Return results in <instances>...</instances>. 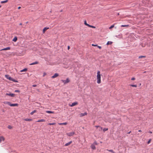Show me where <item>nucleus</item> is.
Instances as JSON below:
<instances>
[{
    "mask_svg": "<svg viewBox=\"0 0 153 153\" xmlns=\"http://www.w3.org/2000/svg\"><path fill=\"white\" fill-rule=\"evenodd\" d=\"M97 74V82L98 84H100L101 83V75L100 71H98Z\"/></svg>",
    "mask_w": 153,
    "mask_h": 153,
    "instance_id": "nucleus-1",
    "label": "nucleus"
},
{
    "mask_svg": "<svg viewBox=\"0 0 153 153\" xmlns=\"http://www.w3.org/2000/svg\"><path fill=\"white\" fill-rule=\"evenodd\" d=\"M4 104L8 105L10 106H15L18 105V104L17 103L11 104V103L9 102H4Z\"/></svg>",
    "mask_w": 153,
    "mask_h": 153,
    "instance_id": "nucleus-2",
    "label": "nucleus"
},
{
    "mask_svg": "<svg viewBox=\"0 0 153 153\" xmlns=\"http://www.w3.org/2000/svg\"><path fill=\"white\" fill-rule=\"evenodd\" d=\"M61 81L64 83V84H66L69 82L70 80L68 78H67L65 80H62Z\"/></svg>",
    "mask_w": 153,
    "mask_h": 153,
    "instance_id": "nucleus-3",
    "label": "nucleus"
},
{
    "mask_svg": "<svg viewBox=\"0 0 153 153\" xmlns=\"http://www.w3.org/2000/svg\"><path fill=\"white\" fill-rule=\"evenodd\" d=\"M75 134L74 132H71L68 133H67V134L69 136H71Z\"/></svg>",
    "mask_w": 153,
    "mask_h": 153,
    "instance_id": "nucleus-4",
    "label": "nucleus"
},
{
    "mask_svg": "<svg viewBox=\"0 0 153 153\" xmlns=\"http://www.w3.org/2000/svg\"><path fill=\"white\" fill-rule=\"evenodd\" d=\"M6 95H7L10 96L11 97H14L15 96V94H13L11 93H7L6 94Z\"/></svg>",
    "mask_w": 153,
    "mask_h": 153,
    "instance_id": "nucleus-5",
    "label": "nucleus"
},
{
    "mask_svg": "<svg viewBox=\"0 0 153 153\" xmlns=\"http://www.w3.org/2000/svg\"><path fill=\"white\" fill-rule=\"evenodd\" d=\"M10 49V47H6L5 48H4L1 49L0 50V51H5V50H9Z\"/></svg>",
    "mask_w": 153,
    "mask_h": 153,
    "instance_id": "nucleus-6",
    "label": "nucleus"
},
{
    "mask_svg": "<svg viewBox=\"0 0 153 153\" xmlns=\"http://www.w3.org/2000/svg\"><path fill=\"white\" fill-rule=\"evenodd\" d=\"M59 76V74L57 73H55L51 77L52 78H54L57 76Z\"/></svg>",
    "mask_w": 153,
    "mask_h": 153,
    "instance_id": "nucleus-7",
    "label": "nucleus"
},
{
    "mask_svg": "<svg viewBox=\"0 0 153 153\" xmlns=\"http://www.w3.org/2000/svg\"><path fill=\"white\" fill-rule=\"evenodd\" d=\"M78 104L77 102H74L72 103V104L70 105V106L71 107H73L77 105Z\"/></svg>",
    "mask_w": 153,
    "mask_h": 153,
    "instance_id": "nucleus-8",
    "label": "nucleus"
},
{
    "mask_svg": "<svg viewBox=\"0 0 153 153\" xmlns=\"http://www.w3.org/2000/svg\"><path fill=\"white\" fill-rule=\"evenodd\" d=\"M5 76L7 79H9V80H12V78H11V77L9 75H5Z\"/></svg>",
    "mask_w": 153,
    "mask_h": 153,
    "instance_id": "nucleus-9",
    "label": "nucleus"
},
{
    "mask_svg": "<svg viewBox=\"0 0 153 153\" xmlns=\"http://www.w3.org/2000/svg\"><path fill=\"white\" fill-rule=\"evenodd\" d=\"M91 148L93 150L96 149V147H95V146L94 145V144H92L91 145Z\"/></svg>",
    "mask_w": 153,
    "mask_h": 153,
    "instance_id": "nucleus-10",
    "label": "nucleus"
},
{
    "mask_svg": "<svg viewBox=\"0 0 153 153\" xmlns=\"http://www.w3.org/2000/svg\"><path fill=\"white\" fill-rule=\"evenodd\" d=\"M72 143V141H70L69 142L67 143L65 145V146H67L70 145Z\"/></svg>",
    "mask_w": 153,
    "mask_h": 153,
    "instance_id": "nucleus-11",
    "label": "nucleus"
},
{
    "mask_svg": "<svg viewBox=\"0 0 153 153\" xmlns=\"http://www.w3.org/2000/svg\"><path fill=\"white\" fill-rule=\"evenodd\" d=\"M4 138L3 137H0V143H1V142L2 141H4Z\"/></svg>",
    "mask_w": 153,
    "mask_h": 153,
    "instance_id": "nucleus-12",
    "label": "nucleus"
},
{
    "mask_svg": "<svg viewBox=\"0 0 153 153\" xmlns=\"http://www.w3.org/2000/svg\"><path fill=\"white\" fill-rule=\"evenodd\" d=\"M87 114V113L86 112H85L84 113H81L80 114V117H83L85 115H86Z\"/></svg>",
    "mask_w": 153,
    "mask_h": 153,
    "instance_id": "nucleus-13",
    "label": "nucleus"
},
{
    "mask_svg": "<svg viewBox=\"0 0 153 153\" xmlns=\"http://www.w3.org/2000/svg\"><path fill=\"white\" fill-rule=\"evenodd\" d=\"M38 62L37 61H36V62H33L30 63V65H34L37 64H38Z\"/></svg>",
    "mask_w": 153,
    "mask_h": 153,
    "instance_id": "nucleus-14",
    "label": "nucleus"
},
{
    "mask_svg": "<svg viewBox=\"0 0 153 153\" xmlns=\"http://www.w3.org/2000/svg\"><path fill=\"white\" fill-rule=\"evenodd\" d=\"M49 28V27H45L44 28L43 30V32L44 33L46 30Z\"/></svg>",
    "mask_w": 153,
    "mask_h": 153,
    "instance_id": "nucleus-15",
    "label": "nucleus"
},
{
    "mask_svg": "<svg viewBox=\"0 0 153 153\" xmlns=\"http://www.w3.org/2000/svg\"><path fill=\"white\" fill-rule=\"evenodd\" d=\"M17 37L15 36L14 37V38L13 39V41H14V42H16L17 40Z\"/></svg>",
    "mask_w": 153,
    "mask_h": 153,
    "instance_id": "nucleus-16",
    "label": "nucleus"
},
{
    "mask_svg": "<svg viewBox=\"0 0 153 153\" xmlns=\"http://www.w3.org/2000/svg\"><path fill=\"white\" fill-rule=\"evenodd\" d=\"M67 122H65L64 123H59V124L60 125H66L67 124Z\"/></svg>",
    "mask_w": 153,
    "mask_h": 153,
    "instance_id": "nucleus-17",
    "label": "nucleus"
},
{
    "mask_svg": "<svg viewBox=\"0 0 153 153\" xmlns=\"http://www.w3.org/2000/svg\"><path fill=\"white\" fill-rule=\"evenodd\" d=\"M46 112L47 113H49V114H53L54 113L53 112L51 111H46Z\"/></svg>",
    "mask_w": 153,
    "mask_h": 153,
    "instance_id": "nucleus-18",
    "label": "nucleus"
},
{
    "mask_svg": "<svg viewBox=\"0 0 153 153\" xmlns=\"http://www.w3.org/2000/svg\"><path fill=\"white\" fill-rule=\"evenodd\" d=\"M25 121H31L32 120V119H28V118H26L24 119V120Z\"/></svg>",
    "mask_w": 153,
    "mask_h": 153,
    "instance_id": "nucleus-19",
    "label": "nucleus"
},
{
    "mask_svg": "<svg viewBox=\"0 0 153 153\" xmlns=\"http://www.w3.org/2000/svg\"><path fill=\"white\" fill-rule=\"evenodd\" d=\"M27 70V68H25L20 71V72H26Z\"/></svg>",
    "mask_w": 153,
    "mask_h": 153,
    "instance_id": "nucleus-20",
    "label": "nucleus"
},
{
    "mask_svg": "<svg viewBox=\"0 0 153 153\" xmlns=\"http://www.w3.org/2000/svg\"><path fill=\"white\" fill-rule=\"evenodd\" d=\"M36 112V110H34L33 111H32L30 113V114L31 115H32L34 113Z\"/></svg>",
    "mask_w": 153,
    "mask_h": 153,
    "instance_id": "nucleus-21",
    "label": "nucleus"
},
{
    "mask_svg": "<svg viewBox=\"0 0 153 153\" xmlns=\"http://www.w3.org/2000/svg\"><path fill=\"white\" fill-rule=\"evenodd\" d=\"M45 120H44L43 119H41L40 120H38L37 122H45Z\"/></svg>",
    "mask_w": 153,
    "mask_h": 153,
    "instance_id": "nucleus-22",
    "label": "nucleus"
},
{
    "mask_svg": "<svg viewBox=\"0 0 153 153\" xmlns=\"http://www.w3.org/2000/svg\"><path fill=\"white\" fill-rule=\"evenodd\" d=\"M8 0H6L5 1H1V3L2 4L6 3L8 1Z\"/></svg>",
    "mask_w": 153,
    "mask_h": 153,
    "instance_id": "nucleus-23",
    "label": "nucleus"
},
{
    "mask_svg": "<svg viewBox=\"0 0 153 153\" xmlns=\"http://www.w3.org/2000/svg\"><path fill=\"white\" fill-rule=\"evenodd\" d=\"M112 42H111V41H108L107 42L106 44L107 45H111L112 44Z\"/></svg>",
    "mask_w": 153,
    "mask_h": 153,
    "instance_id": "nucleus-24",
    "label": "nucleus"
},
{
    "mask_svg": "<svg viewBox=\"0 0 153 153\" xmlns=\"http://www.w3.org/2000/svg\"><path fill=\"white\" fill-rule=\"evenodd\" d=\"M88 27H91V28H96L94 26H93L90 25H88Z\"/></svg>",
    "mask_w": 153,
    "mask_h": 153,
    "instance_id": "nucleus-25",
    "label": "nucleus"
},
{
    "mask_svg": "<svg viewBox=\"0 0 153 153\" xmlns=\"http://www.w3.org/2000/svg\"><path fill=\"white\" fill-rule=\"evenodd\" d=\"M107 150L109 152H111L112 153H115V152L114 151H113L112 150H111V149H110V150L107 149Z\"/></svg>",
    "mask_w": 153,
    "mask_h": 153,
    "instance_id": "nucleus-26",
    "label": "nucleus"
},
{
    "mask_svg": "<svg viewBox=\"0 0 153 153\" xmlns=\"http://www.w3.org/2000/svg\"><path fill=\"white\" fill-rule=\"evenodd\" d=\"M130 86H131L135 87V88L137 87V85H131Z\"/></svg>",
    "mask_w": 153,
    "mask_h": 153,
    "instance_id": "nucleus-27",
    "label": "nucleus"
},
{
    "mask_svg": "<svg viewBox=\"0 0 153 153\" xmlns=\"http://www.w3.org/2000/svg\"><path fill=\"white\" fill-rule=\"evenodd\" d=\"M84 24L85 25H86L88 26V25H89V24H88L87 23H86V21L85 20V21H84Z\"/></svg>",
    "mask_w": 153,
    "mask_h": 153,
    "instance_id": "nucleus-28",
    "label": "nucleus"
},
{
    "mask_svg": "<svg viewBox=\"0 0 153 153\" xmlns=\"http://www.w3.org/2000/svg\"><path fill=\"white\" fill-rule=\"evenodd\" d=\"M12 80H11V81H13V82H18L17 81V80H15V79H13L12 78Z\"/></svg>",
    "mask_w": 153,
    "mask_h": 153,
    "instance_id": "nucleus-29",
    "label": "nucleus"
},
{
    "mask_svg": "<svg viewBox=\"0 0 153 153\" xmlns=\"http://www.w3.org/2000/svg\"><path fill=\"white\" fill-rule=\"evenodd\" d=\"M128 25H121V27H127L128 26Z\"/></svg>",
    "mask_w": 153,
    "mask_h": 153,
    "instance_id": "nucleus-30",
    "label": "nucleus"
},
{
    "mask_svg": "<svg viewBox=\"0 0 153 153\" xmlns=\"http://www.w3.org/2000/svg\"><path fill=\"white\" fill-rule=\"evenodd\" d=\"M98 128H99L98 129L100 131H101L102 129V128L100 126Z\"/></svg>",
    "mask_w": 153,
    "mask_h": 153,
    "instance_id": "nucleus-31",
    "label": "nucleus"
},
{
    "mask_svg": "<svg viewBox=\"0 0 153 153\" xmlns=\"http://www.w3.org/2000/svg\"><path fill=\"white\" fill-rule=\"evenodd\" d=\"M108 130V129L107 128H104L103 129V131L105 132V131H107Z\"/></svg>",
    "mask_w": 153,
    "mask_h": 153,
    "instance_id": "nucleus-32",
    "label": "nucleus"
},
{
    "mask_svg": "<svg viewBox=\"0 0 153 153\" xmlns=\"http://www.w3.org/2000/svg\"><path fill=\"white\" fill-rule=\"evenodd\" d=\"M114 27V25H111V26L109 27V28L110 29H111V28H113Z\"/></svg>",
    "mask_w": 153,
    "mask_h": 153,
    "instance_id": "nucleus-33",
    "label": "nucleus"
},
{
    "mask_svg": "<svg viewBox=\"0 0 153 153\" xmlns=\"http://www.w3.org/2000/svg\"><path fill=\"white\" fill-rule=\"evenodd\" d=\"M55 124V123H49L48 124L50 125H54Z\"/></svg>",
    "mask_w": 153,
    "mask_h": 153,
    "instance_id": "nucleus-34",
    "label": "nucleus"
},
{
    "mask_svg": "<svg viewBox=\"0 0 153 153\" xmlns=\"http://www.w3.org/2000/svg\"><path fill=\"white\" fill-rule=\"evenodd\" d=\"M93 144H94V145L95 146V145H97V143L96 141H95Z\"/></svg>",
    "mask_w": 153,
    "mask_h": 153,
    "instance_id": "nucleus-35",
    "label": "nucleus"
},
{
    "mask_svg": "<svg viewBox=\"0 0 153 153\" xmlns=\"http://www.w3.org/2000/svg\"><path fill=\"white\" fill-rule=\"evenodd\" d=\"M8 128L10 129L12 128V127L10 126H9L8 127Z\"/></svg>",
    "mask_w": 153,
    "mask_h": 153,
    "instance_id": "nucleus-36",
    "label": "nucleus"
},
{
    "mask_svg": "<svg viewBox=\"0 0 153 153\" xmlns=\"http://www.w3.org/2000/svg\"><path fill=\"white\" fill-rule=\"evenodd\" d=\"M145 56H140L139 57V58H142V57H145Z\"/></svg>",
    "mask_w": 153,
    "mask_h": 153,
    "instance_id": "nucleus-37",
    "label": "nucleus"
},
{
    "mask_svg": "<svg viewBox=\"0 0 153 153\" xmlns=\"http://www.w3.org/2000/svg\"><path fill=\"white\" fill-rule=\"evenodd\" d=\"M92 46H97V45H94V44H92Z\"/></svg>",
    "mask_w": 153,
    "mask_h": 153,
    "instance_id": "nucleus-38",
    "label": "nucleus"
},
{
    "mask_svg": "<svg viewBox=\"0 0 153 153\" xmlns=\"http://www.w3.org/2000/svg\"><path fill=\"white\" fill-rule=\"evenodd\" d=\"M135 79V78L134 77H132L131 78V80H134Z\"/></svg>",
    "mask_w": 153,
    "mask_h": 153,
    "instance_id": "nucleus-39",
    "label": "nucleus"
},
{
    "mask_svg": "<svg viewBox=\"0 0 153 153\" xmlns=\"http://www.w3.org/2000/svg\"><path fill=\"white\" fill-rule=\"evenodd\" d=\"M98 48H99V49H101V47L100 46H98L97 45V46Z\"/></svg>",
    "mask_w": 153,
    "mask_h": 153,
    "instance_id": "nucleus-40",
    "label": "nucleus"
},
{
    "mask_svg": "<svg viewBox=\"0 0 153 153\" xmlns=\"http://www.w3.org/2000/svg\"><path fill=\"white\" fill-rule=\"evenodd\" d=\"M46 74L45 73H44L43 74V76H44L45 75H46Z\"/></svg>",
    "mask_w": 153,
    "mask_h": 153,
    "instance_id": "nucleus-41",
    "label": "nucleus"
},
{
    "mask_svg": "<svg viewBox=\"0 0 153 153\" xmlns=\"http://www.w3.org/2000/svg\"><path fill=\"white\" fill-rule=\"evenodd\" d=\"M15 91V92H19V90H16Z\"/></svg>",
    "mask_w": 153,
    "mask_h": 153,
    "instance_id": "nucleus-42",
    "label": "nucleus"
},
{
    "mask_svg": "<svg viewBox=\"0 0 153 153\" xmlns=\"http://www.w3.org/2000/svg\"><path fill=\"white\" fill-rule=\"evenodd\" d=\"M150 141H151V140H150L148 141V142H147L148 144H149L150 143Z\"/></svg>",
    "mask_w": 153,
    "mask_h": 153,
    "instance_id": "nucleus-43",
    "label": "nucleus"
},
{
    "mask_svg": "<svg viewBox=\"0 0 153 153\" xmlns=\"http://www.w3.org/2000/svg\"><path fill=\"white\" fill-rule=\"evenodd\" d=\"M36 86V85H32V86L33 87H35Z\"/></svg>",
    "mask_w": 153,
    "mask_h": 153,
    "instance_id": "nucleus-44",
    "label": "nucleus"
},
{
    "mask_svg": "<svg viewBox=\"0 0 153 153\" xmlns=\"http://www.w3.org/2000/svg\"><path fill=\"white\" fill-rule=\"evenodd\" d=\"M95 127L97 128H98L100 126H95Z\"/></svg>",
    "mask_w": 153,
    "mask_h": 153,
    "instance_id": "nucleus-45",
    "label": "nucleus"
},
{
    "mask_svg": "<svg viewBox=\"0 0 153 153\" xmlns=\"http://www.w3.org/2000/svg\"><path fill=\"white\" fill-rule=\"evenodd\" d=\"M149 133L150 134H152V132L151 131H149Z\"/></svg>",
    "mask_w": 153,
    "mask_h": 153,
    "instance_id": "nucleus-46",
    "label": "nucleus"
},
{
    "mask_svg": "<svg viewBox=\"0 0 153 153\" xmlns=\"http://www.w3.org/2000/svg\"><path fill=\"white\" fill-rule=\"evenodd\" d=\"M20 8H21V7H18V9H20Z\"/></svg>",
    "mask_w": 153,
    "mask_h": 153,
    "instance_id": "nucleus-47",
    "label": "nucleus"
},
{
    "mask_svg": "<svg viewBox=\"0 0 153 153\" xmlns=\"http://www.w3.org/2000/svg\"><path fill=\"white\" fill-rule=\"evenodd\" d=\"M19 25H22V23H20L19 24Z\"/></svg>",
    "mask_w": 153,
    "mask_h": 153,
    "instance_id": "nucleus-48",
    "label": "nucleus"
},
{
    "mask_svg": "<svg viewBox=\"0 0 153 153\" xmlns=\"http://www.w3.org/2000/svg\"><path fill=\"white\" fill-rule=\"evenodd\" d=\"M138 131H139V132H141V130H139Z\"/></svg>",
    "mask_w": 153,
    "mask_h": 153,
    "instance_id": "nucleus-49",
    "label": "nucleus"
},
{
    "mask_svg": "<svg viewBox=\"0 0 153 153\" xmlns=\"http://www.w3.org/2000/svg\"><path fill=\"white\" fill-rule=\"evenodd\" d=\"M68 49H69V46H68Z\"/></svg>",
    "mask_w": 153,
    "mask_h": 153,
    "instance_id": "nucleus-50",
    "label": "nucleus"
},
{
    "mask_svg": "<svg viewBox=\"0 0 153 153\" xmlns=\"http://www.w3.org/2000/svg\"><path fill=\"white\" fill-rule=\"evenodd\" d=\"M130 132H131V131H130V132H128V134H129L130 133Z\"/></svg>",
    "mask_w": 153,
    "mask_h": 153,
    "instance_id": "nucleus-51",
    "label": "nucleus"
},
{
    "mask_svg": "<svg viewBox=\"0 0 153 153\" xmlns=\"http://www.w3.org/2000/svg\"><path fill=\"white\" fill-rule=\"evenodd\" d=\"M1 7V6H0V7Z\"/></svg>",
    "mask_w": 153,
    "mask_h": 153,
    "instance_id": "nucleus-52",
    "label": "nucleus"
}]
</instances>
